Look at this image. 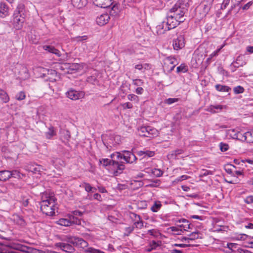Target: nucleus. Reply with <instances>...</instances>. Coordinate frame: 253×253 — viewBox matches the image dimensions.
<instances>
[{
	"instance_id": "393cba45",
	"label": "nucleus",
	"mask_w": 253,
	"mask_h": 253,
	"mask_svg": "<svg viewBox=\"0 0 253 253\" xmlns=\"http://www.w3.org/2000/svg\"><path fill=\"white\" fill-rule=\"evenodd\" d=\"M213 2H209L208 0H203L201 4L203 7L204 12L205 14L208 13L210 10Z\"/></svg>"
},
{
	"instance_id": "f704fd0d",
	"label": "nucleus",
	"mask_w": 253,
	"mask_h": 253,
	"mask_svg": "<svg viewBox=\"0 0 253 253\" xmlns=\"http://www.w3.org/2000/svg\"><path fill=\"white\" fill-rule=\"evenodd\" d=\"M181 221L183 223V224L180 225V228H181L182 230L188 231V229L191 228L190 224L189 223L188 220L185 219H182ZM179 221L180 222L181 220H179Z\"/></svg>"
},
{
	"instance_id": "4c0bfd02",
	"label": "nucleus",
	"mask_w": 253,
	"mask_h": 253,
	"mask_svg": "<svg viewBox=\"0 0 253 253\" xmlns=\"http://www.w3.org/2000/svg\"><path fill=\"white\" fill-rule=\"evenodd\" d=\"M169 229L173 232L174 234L177 235H180L181 234L182 232V229L180 228V225L179 226H171L170 227Z\"/></svg>"
},
{
	"instance_id": "680f3d73",
	"label": "nucleus",
	"mask_w": 253,
	"mask_h": 253,
	"mask_svg": "<svg viewBox=\"0 0 253 253\" xmlns=\"http://www.w3.org/2000/svg\"><path fill=\"white\" fill-rule=\"evenodd\" d=\"M143 66V72H144L145 70H148L151 69V65L148 63H143L142 64Z\"/></svg>"
},
{
	"instance_id": "ddd939ff",
	"label": "nucleus",
	"mask_w": 253,
	"mask_h": 253,
	"mask_svg": "<svg viewBox=\"0 0 253 253\" xmlns=\"http://www.w3.org/2000/svg\"><path fill=\"white\" fill-rule=\"evenodd\" d=\"M17 69L19 70L18 75L21 79L26 80L30 77L29 70L25 65L19 64L17 66Z\"/></svg>"
},
{
	"instance_id": "58836bf2",
	"label": "nucleus",
	"mask_w": 253,
	"mask_h": 253,
	"mask_svg": "<svg viewBox=\"0 0 253 253\" xmlns=\"http://www.w3.org/2000/svg\"><path fill=\"white\" fill-rule=\"evenodd\" d=\"M187 71L188 66L185 64H181L176 68V71L177 73H186Z\"/></svg>"
},
{
	"instance_id": "f8f14e48",
	"label": "nucleus",
	"mask_w": 253,
	"mask_h": 253,
	"mask_svg": "<svg viewBox=\"0 0 253 253\" xmlns=\"http://www.w3.org/2000/svg\"><path fill=\"white\" fill-rule=\"evenodd\" d=\"M171 29L169 27V26L167 25V22L164 21L159 24L156 27V33L158 35H161Z\"/></svg>"
},
{
	"instance_id": "f257e3e1",
	"label": "nucleus",
	"mask_w": 253,
	"mask_h": 253,
	"mask_svg": "<svg viewBox=\"0 0 253 253\" xmlns=\"http://www.w3.org/2000/svg\"><path fill=\"white\" fill-rule=\"evenodd\" d=\"M40 203L41 210L46 215L52 216L55 214L56 200L52 195L47 193H42Z\"/></svg>"
},
{
	"instance_id": "c9c22d12",
	"label": "nucleus",
	"mask_w": 253,
	"mask_h": 253,
	"mask_svg": "<svg viewBox=\"0 0 253 253\" xmlns=\"http://www.w3.org/2000/svg\"><path fill=\"white\" fill-rule=\"evenodd\" d=\"M238 129H230L227 130V133L228 136L233 139H236L237 133H238Z\"/></svg>"
},
{
	"instance_id": "c03bdc74",
	"label": "nucleus",
	"mask_w": 253,
	"mask_h": 253,
	"mask_svg": "<svg viewBox=\"0 0 253 253\" xmlns=\"http://www.w3.org/2000/svg\"><path fill=\"white\" fill-rule=\"evenodd\" d=\"M245 132L242 131H239L238 130V133H237V138L236 139L242 141H245Z\"/></svg>"
},
{
	"instance_id": "0e129e2a",
	"label": "nucleus",
	"mask_w": 253,
	"mask_h": 253,
	"mask_svg": "<svg viewBox=\"0 0 253 253\" xmlns=\"http://www.w3.org/2000/svg\"><path fill=\"white\" fill-rule=\"evenodd\" d=\"M183 152V151L182 150H181V149H178V150H174V151H173L172 153V155H174L175 156H177L178 155L182 154Z\"/></svg>"
},
{
	"instance_id": "e433bc0d",
	"label": "nucleus",
	"mask_w": 253,
	"mask_h": 253,
	"mask_svg": "<svg viewBox=\"0 0 253 253\" xmlns=\"http://www.w3.org/2000/svg\"><path fill=\"white\" fill-rule=\"evenodd\" d=\"M112 163V161L110 160L109 159H101L99 160L100 165H102L103 167L109 166L110 167H111Z\"/></svg>"
},
{
	"instance_id": "49530a36",
	"label": "nucleus",
	"mask_w": 253,
	"mask_h": 253,
	"mask_svg": "<svg viewBox=\"0 0 253 253\" xmlns=\"http://www.w3.org/2000/svg\"><path fill=\"white\" fill-rule=\"evenodd\" d=\"M179 99L177 98H169L166 99L164 101L165 103L170 105L172 103L177 102L179 101Z\"/></svg>"
},
{
	"instance_id": "aec40b11",
	"label": "nucleus",
	"mask_w": 253,
	"mask_h": 253,
	"mask_svg": "<svg viewBox=\"0 0 253 253\" xmlns=\"http://www.w3.org/2000/svg\"><path fill=\"white\" fill-rule=\"evenodd\" d=\"M73 5L77 8H82L87 3V0H71Z\"/></svg>"
},
{
	"instance_id": "bb28decb",
	"label": "nucleus",
	"mask_w": 253,
	"mask_h": 253,
	"mask_svg": "<svg viewBox=\"0 0 253 253\" xmlns=\"http://www.w3.org/2000/svg\"><path fill=\"white\" fill-rule=\"evenodd\" d=\"M56 134L54 128L52 126H50L48 128V131L45 132V136L47 139H51L52 137Z\"/></svg>"
},
{
	"instance_id": "5fc2aeb1",
	"label": "nucleus",
	"mask_w": 253,
	"mask_h": 253,
	"mask_svg": "<svg viewBox=\"0 0 253 253\" xmlns=\"http://www.w3.org/2000/svg\"><path fill=\"white\" fill-rule=\"evenodd\" d=\"M132 83L135 86H140L144 84V82L141 79H136L133 80Z\"/></svg>"
},
{
	"instance_id": "a878e982",
	"label": "nucleus",
	"mask_w": 253,
	"mask_h": 253,
	"mask_svg": "<svg viewBox=\"0 0 253 253\" xmlns=\"http://www.w3.org/2000/svg\"><path fill=\"white\" fill-rule=\"evenodd\" d=\"M162 207V204L160 201H155L154 204L151 207V210L154 212H156L161 209Z\"/></svg>"
},
{
	"instance_id": "69168bd1",
	"label": "nucleus",
	"mask_w": 253,
	"mask_h": 253,
	"mask_svg": "<svg viewBox=\"0 0 253 253\" xmlns=\"http://www.w3.org/2000/svg\"><path fill=\"white\" fill-rule=\"evenodd\" d=\"M238 253H252V251L246 249H239L238 250Z\"/></svg>"
},
{
	"instance_id": "39448f33",
	"label": "nucleus",
	"mask_w": 253,
	"mask_h": 253,
	"mask_svg": "<svg viewBox=\"0 0 253 253\" xmlns=\"http://www.w3.org/2000/svg\"><path fill=\"white\" fill-rule=\"evenodd\" d=\"M137 131L140 136L147 137H155L159 134L157 129L151 126H141Z\"/></svg>"
},
{
	"instance_id": "473e14b6",
	"label": "nucleus",
	"mask_w": 253,
	"mask_h": 253,
	"mask_svg": "<svg viewBox=\"0 0 253 253\" xmlns=\"http://www.w3.org/2000/svg\"><path fill=\"white\" fill-rule=\"evenodd\" d=\"M82 184L87 192H94L96 190L95 187H92L88 183L84 182Z\"/></svg>"
},
{
	"instance_id": "de8ad7c7",
	"label": "nucleus",
	"mask_w": 253,
	"mask_h": 253,
	"mask_svg": "<svg viewBox=\"0 0 253 253\" xmlns=\"http://www.w3.org/2000/svg\"><path fill=\"white\" fill-rule=\"evenodd\" d=\"M161 245L160 242H156L155 241H151L149 243V246L151 247V249L156 250L157 248Z\"/></svg>"
},
{
	"instance_id": "f3484780",
	"label": "nucleus",
	"mask_w": 253,
	"mask_h": 253,
	"mask_svg": "<svg viewBox=\"0 0 253 253\" xmlns=\"http://www.w3.org/2000/svg\"><path fill=\"white\" fill-rule=\"evenodd\" d=\"M11 219L15 224L21 227H23L26 225V221L23 217L18 214H14L12 215Z\"/></svg>"
},
{
	"instance_id": "603ef678",
	"label": "nucleus",
	"mask_w": 253,
	"mask_h": 253,
	"mask_svg": "<svg viewBox=\"0 0 253 253\" xmlns=\"http://www.w3.org/2000/svg\"><path fill=\"white\" fill-rule=\"evenodd\" d=\"M40 69L41 71H42L43 72H47V75H52L53 76H56V72L55 70H47V69H45L44 68H40Z\"/></svg>"
},
{
	"instance_id": "2eb2a0df",
	"label": "nucleus",
	"mask_w": 253,
	"mask_h": 253,
	"mask_svg": "<svg viewBox=\"0 0 253 253\" xmlns=\"http://www.w3.org/2000/svg\"><path fill=\"white\" fill-rule=\"evenodd\" d=\"M110 19V15L108 13H103L98 16L96 19V23L99 26H103L106 24Z\"/></svg>"
},
{
	"instance_id": "20e7f679",
	"label": "nucleus",
	"mask_w": 253,
	"mask_h": 253,
	"mask_svg": "<svg viewBox=\"0 0 253 253\" xmlns=\"http://www.w3.org/2000/svg\"><path fill=\"white\" fill-rule=\"evenodd\" d=\"M187 11V4L183 0H178L169 12L184 21L185 20L184 15Z\"/></svg>"
},
{
	"instance_id": "9d476101",
	"label": "nucleus",
	"mask_w": 253,
	"mask_h": 253,
	"mask_svg": "<svg viewBox=\"0 0 253 253\" xmlns=\"http://www.w3.org/2000/svg\"><path fill=\"white\" fill-rule=\"evenodd\" d=\"M176 60L173 57H168L164 61V67L167 71H171L173 70L175 66Z\"/></svg>"
},
{
	"instance_id": "6ab92c4d",
	"label": "nucleus",
	"mask_w": 253,
	"mask_h": 253,
	"mask_svg": "<svg viewBox=\"0 0 253 253\" xmlns=\"http://www.w3.org/2000/svg\"><path fill=\"white\" fill-rule=\"evenodd\" d=\"M42 48L49 53L56 55L57 57H60L61 55L60 51L55 48L53 46L44 45L42 46Z\"/></svg>"
},
{
	"instance_id": "7c9ffc66",
	"label": "nucleus",
	"mask_w": 253,
	"mask_h": 253,
	"mask_svg": "<svg viewBox=\"0 0 253 253\" xmlns=\"http://www.w3.org/2000/svg\"><path fill=\"white\" fill-rule=\"evenodd\" d=\"M235 61L237 64H238L239 66H242V67L246 64L245 58L244 56L242 55H239Z\"/></svg>"
},
{
	"instance_id": "8fccbe9b",
	"label": "nucleus",
	"mask_w": 253,
	"mask_h": 253,
	"mask_svg": "<svg viewBox=\"0 0 253 253\" xmlns=\"http://www.w3.org/2000/svg\"><path fill=\"white\" fill-rule=\"evenodd\" d=\"M136 219L138 218V220L134 222V224L136 227L141 228L143 226V222L140 220V217L139 215H135Z\"/></svg>"
},
{
	"instance_id": "4468645a",
	"label": "nucleus",
	"mask_w": 253,
	"mask_h": 253,
	"mask_svg": "<svg viewBox=\"0 0 253 253\" xmlns=\"http://www.w3.org/2000/svg\"><path fill=\"white\" fill-rule=\"evenodd\" d=\"M185 46L184 38L183 36H179L173 41V46L175 50H178Z\"/></svg>"
},
{
	"instance_id": "72a5a7b5",
	"label": "nucleus",
	"mask_w": 253,
	"mask_h": 253,
	"mask_svg": "<svg viewBox=\"0 0 253 253\" xmlns=\"http://www.w3.org/2000/svg\"><path fill=\"white\" fill-rule=\"evenodd\" d=\"M68 217L69 218L70 221L71 223V224H75L77 225H80L81 224V220L80 219H79L76 216H74L73 214H70L68 215Z\"/></svg>"
},
{
	"instance_id": "b1692460",
	"label": "nucleus",
	"mask_w": 253,
	"mask_h": 253,
	"mask_svg": "<svg viewBox=\"0 0 253 253\" xmlns=\"http://www.w3.org/2000/svg\"><path fill=\"white\" fill-rule=\"evenodd\" d=\"M0 99L4 103H7L9 101L8 94L1 88H0Z\"/></svg>"
},
{
	"instance_id": "79ce46f5",
	"label": "nucleus",
	"mask_w": 253,
	"mask_h": 253,
	"mask_svg": "<svg viewBox=\"0 0 253 253\" xmlns=\"http://www.w3.org/2000/svg\"><path fill=\"white\" fill-rule=\"evenodd\" d=\"M10 172L11 174V175H10V178L14 177L17 178H21V175H23V174H22L19 171L16 170L10 171Z\"/></svg>"
},
{
	"instance_id": "dca6fc26",
	"label": "nucleus",
	"mask_w": 253,
	"mask_h": 253,
	"mask_svg": "<svg viewBox=\"0 0 253 253\" xmlns=\"http://www.w3.org/2000/svg\"><path fill=\"white\" fill-rule=\"evenodd\" d=\"M27 169L34 173H40L42 170H45L42 166L36 164L28 165Z\"/></svg>"
},
{
	"instance_id": "864d4df0",
	"label": "nucleus",
	"mask_w": 253,
	"mask_h": 253,
	"mask_svg": "<svg viewBox=\"0 0 253 253\" xmlns=\"http://www.w3.org/2000/svg\"><path fill=\"white\" fill-rule=\"evenodd\" d=\"M234 92L235 94L242 93L244 91V88L243 87L238 85L236 86L233 89Z\"/></svg>"
},
{
	"instance_id": "f03ea898",
	"label": "nucleus",
	"mask_w": 253,
	"mask_h": 253,
	"mask_svg": "<svg viewBox=\"0 0 253 253\" xmlns=\"http://www.w3.org/2000/svg\"><path fill=\"white\" fill-rule=\"evenodd\" d=\"M74 246L82 248L84 253H105L104 252L92 247H88V243L82 238L77 237L68 238V241Z\"/></svg>"
},
{
	"instance_id": "2f4dec72",
	"label": "nucleus",
	"mask_w": 253,
	"mask_h": 253,
	"mask_svg": "<svg viewBox=\"0 0 253 253\" xmlns=\"http://www.w3.org/2000/svg\"><path fill=\"white\" fill-rule=\"evenodd\" d=\"M245 142L253 143V130L245 132Z\"/></svg>"
},
{
	"instance_id": "774afa93",
	"label": "nucleus",
	"mask_w": 253,
	"mask_h": 253,
	"mask_svg": "<svg viewBox=\"0 0 253 253\" xmlns=\"http://www.w3.org/2000/svg\"><path fill=\"white\" fill-rule=\"evenodd\" d=\"M246 50L249 53H253V46H247L246 47Z\"/></svg>"
},
{
	"instance_id": "a211bd4d",
	"label": "nucleus",
	"mask_w": 253,
	"mask_h": 253,
	"mask_svg": "<svg viewBox=\"0 0 253 253\" xmlns=\"http://www.w3.org/2000/svg\"><path fill=\"white\" fill-rule=\"evenodd\" d=\"M113 0H92L94 5L102 8H107L112 3Z\"/></svg>"
},
{
	"instance_id": "ea45409f",
	"label": "nucleus",
	"mask_w": 253,
	"mask_h": 253,
	"mask_svg": "<svg viewBox=\"0 0 253 253\" xmlns=\"http://www.w3.org/2000/svg\"><path fill=\"white\" fill-rule=\"evenodd\" d=\"M15 99L18 101H21L25 99L26 98V94L25 92L23 91H21L18 92L15 97Z\"/></svg>"
},
{
	"instance_id": "3c124183",
	"label": "nucleus",
	"mask_w": 253,
	"mask_h": 253,
	"mask_svg": "<svg viewBox=\"0 0 253 253\" xmlns=\"http://www.w3.org/2000/svg\"><path fill=\"white\" fill-rule=\"evenodd\" d=\"M220 150L222 152H225L229 149V145L225 143L221 142L219 144Z\"/></svg>"
},
{
	"instance_id": "412c9836",
	"label": "nucleus",
	"mask_w": 253,
	"mask_h": 253,
	"mask_svg": "<svg viewBox=\"0 0 253 253\" xmlns=\"http://www.w3.org/2000/svg\"><path fill=\"white\" fill-rule=\"evenodd\" d=\"M8 15V8L4 3L1 2L0 3V17H5Z\"/></svg>"
},
{
	"instance_id": "7ed1b4c3",
	"label": "nucleus",
	"mask_w": 253,
	"mask_h": 253,
	"mask_svg": "<svg viewBox=\"0 0 253 253\" xmlns=\"http://www.w3.org/2000/svg\"><path fill=\"white\" fill-rule=\"evenodd\" d=\"M24 4H19L14 12L13 15V25L16 30L21 29L24 22Z\"/></svg>"
},
{
	"instance_id": "37998d69",
	"label": "nucleus",
	"mask_w": 253,
	"mask_h": 253,
	"mask_svg": "<svg viewBox=\"0 0 253 253\" xmlns=\"http://www.w3.org/2000/svg\"><path fill=\"white\" fill-rule=\"evenodd\" d=\"M127 97L129 100L134 101L136 103H138L139 101V97L134 94H129Z\"/></svg>"
},
{
	"instance_id": "1a4fd4ad",
	"label": "nucleus",
	"mask_w": 253,
	"mask_h": 253,
	"mask_svg": "<svg viewBox=\"0 0 253 253\" xmlns=\"http://www.w3.org/2000/svg\"><path fill=\"white\" fill-rule=\"evenodd\" d=\"M69 243L59 242L55 244L57 248H59L62 251L68 253H73L75 249L74 247Z\"/></svg>"
},
{
	"instance_id": "6e6d98bb",
	"label": "nucleus",
	"mask_w": 253,
	"mask_h": 253,
	"mask_svg": "<svg viewBox=\"0 0 253 253\" xmlns=\"http://www.w3.org/2000/svg\"><path fill=\"white\" fill-rule=\"evenodd\" d=\"M121 105L124 109H132L133 108L132 104L129 102L124 103L122 104Z\"/></svg>"
},
{
	"instance_id": "338daca9",
	"label": "nucleus",
	"mask_w": 253,
	"mask_h": 253,
	"mask_svg": "<svg viewBox=\"0 0 253 253\" xmlns=\"http://www.w3.org/2000/svg\"><path fill=\"white\" fill-rule=\"evenodd\" d=\"M73 215L74 216H82L83 215V212L79 211H73Z\"/></svg>"
},
{
	"instance_id": "052dcab7",
	"label": "nucleus",
	"mask_w": 253,
	"mask_h": 253,
	"mask_svg": "<svg viewBox=\"0 0 253 253\" xmlns=\"http://www.w3.org/2000/svg\"><path fill=\"white\" fill-rule=\"evenodd\" d=\"M93 199L99 202H101L102 201L101 195L98 193H95L93 195Z\"/></svg>"
},
{
	"instance_id": "423d86ee",
	"label": "nucleus",
	"mask_w": 253,
	"mask_h": 253,
	"mask_svg": "<svg viewBox=\"0 0 253 253\" xmlns=\"http://www.w3.org/2000/svg\"><path fill=\"white\" fill-rule=\"evenodd\" d=\"M123 154L122 155L120 152H116L111 155V157L116 156L118 159H123L127 163L132 164L135 162L137 158L136 156L131 152L124 150L122 151Z\"/></svg>"
},
{
	"instance_id": "c756f323",
	"label": "nucleus",
	"mask_w": 253,
	"mask_h": 253,
	"mask_svg": "<svg viewBox=\"0 0 253 253\" xmlns=\"http://www.w3.org/2000/svg\"><path fill=\"white\" fill-rule=\"evenodd\" d=\"M56 222L61 226H69L71 225L69 217L68 218H60Z\"/></svg>"
},
{
	"instance_id": "5701e85b",
	"label": "nucleus",
	"mask_w": 253,
	"mask_h": 253,
	"mask_svg": "<svg viewBox=\"0 0 253 253\" xmlns=\"http://www.w3.org/2000/svg\"><path fill=\"white\" fill-rule=\"evenodd\" d=\"M11 175L9 170H1L0 171V181H5L10 178Z\"/></svg>"
},
{
	"instance_id": "e2e57ef3",
	"label": "nucleus",
	"mask_w": 253,
	"mask_h": 253,
	"mask_svg": "<svg viewBox=\"0 0 253 253\" xmlns=\"http://www.w3.org/2000/svg\"><path fill=\"white\" fill-rule=\"evenodd\" d=\"M144 92V89L141 87H138L135 89V93L137 94L141 95Z\"/></svg>"
},
{
	"instance_id": "9b49d317",
	"label": "nucleus",
	"mask_w": 253,
	"mask_h": 253,
	"mask_svg": "<svg viewBox=\"0 0 253 253\" xmlns=\"http://www.w3.org/2000/svg\"><path fill=\"white\" fill-rule=\"evenodd\" d=\"M110 169L112 170V173L114 175H118V174L122 173V171L125 169V165L112 160Z\"/></svg>"
},
{
	"instance_id": "4d7b16f0",
	"label": "nucleus",
	"mask_w": 253,
	"mask_h": 253,
	"mask_svg": "<svg viewBox=\"0 0 253 253\" xmlns=\"http://www.w3.org/2000/svg\"><path fill=\"white\" fill-rule=\"evenodd\" d=\"M253 4V1H250L248 2L247 3L245 4L242 7V9L244 11L248 10L251 6Z\"/></svg>"
},
{
	"instance_id": "13d9d810",
	"label": "nucleus",
	"mask_w": 253,
	"mask_h": 253,
	"mask_svg": "<svg viewBox=\"0 0 253 253\" xmlns=\"http://www.w3.org/2000/svg\"><path fill=\"white\" fill-rule=\"evenodd\" d=\"M244 201L246 203L248 204H251L253 203V196L251 195L247 197L244 200Z\"/></svg>"
},
{
	"instance_id": "a19ab883",
	"label": "nucleus",
	"mask_w": 253,
	"mask_h": 253,
	"mask_svg": "<svg viewBox=\"0 0 253 253\" xmlns=\"http://www.w3.org/2000/svg\"><path fill=\"white\" fill-rule=\"evenodd\" d=\"M224 45H222L221 47L217 49L216 50L213 51L211 54L209 55V57L208 58L207 60H211L213 57L217 56L218 55L219 52L221 50V49L223 47Z\"/></svg>"
},
{
	"instance_id": "cd10ccee",
	"label": "nucleus",
	"mask_w": 253,
	"mask_h": 253,
	"mask_svg": "<svg viewBox=\"0 0 253 253\" xmlns=\"http://www.w3.org/2000/svg\"><path fill=\"white\" fill-rule=\"evenodd\" d=\"M215 89L221 92H228L230 89V87L227 85H221L219 84L215 85Z\"/></svg>"
},
{
	"instance_id": "6e6552de",
	"label": "nucleus",
	"mask_w": 253,
	"mask_h": 253,
	"mask_svg": "<svg viewBox=\"0 0 253 253\" xmlns=\"http://www.w3.org/2000/svg\"><path fill=\"white\" fill-rule=\"evenodd\" d=\"M66 96L73 100H77L83 98L84 93L82 91L76 90L73 89H70L66 92Z\"/></svg>"
},
{
	"instance_id": "a18cd8bd",
	"label": "nucleus",
	"mask_w": 253,
	"mask_h": 253,
	"mask_svg": "<svg viewBox=\"0 0 253 253\" xmlns=\"http://www.w3.org/2000/svg\"><path fill=\"white\" fill-rule=\"evenodd\" d=\"M200 233L199 232H193L190 234L189 235V238L188 239H190V240H194L196 239L199 238Z\"/></svg>"
},
{
	"instance_id": "0eeeda50",
	"label": "nucleus",
	"mask_w": 253,
	"mask_h": 253,
	"mask_svg": "<svg viewBox=\"0 0 253 253\" xmlns=\"http://www.w3.org/2000/svg\"><path fill=\"white\" fill-rule=\"evenodd\" d=\"M167 23V25L169 26V27L171 29H174L181 23L184 21L171 14L170 12H168L167 16L166 21Z\"/></svg>"
},
{
	"instance_id": "4be33fe9",
	"label": "nucleus",
	"mask_w": 253,
	"mask_h": 253,
	"mask_svg": "<svg viewBox=\"0 0 253 253\" xmlns=\"http://www.w3.org/2000/svg\"><path fill=\"white\" fill-rule=\"evenodd\" d=\"M139 156H142L143 158L152 157L154 156L155 152L149 150L140 151L137 152Z\"/></svg>"
},
{
	"instance_id": "bf43d9fd",
	"label": "nucleus",
	"mask_w": 253,
	"mask_h": 253,
	"mask_svg": "<svg viewBox=\"0 0 253 253\" xmlns=\"http://www.w3.org/2000/svg\"><path fill=\"white\" fill-rule=\"evenodd\" d=\"M148 233L151 235V236H157L158 232V231L156 229H151V230H149L148 231Z\"/></svg>"
},
{
	"instance_id": "09e8293b",
	"label": "nucleus",
	"mask_w": 253,
	"mask_h": 253,
	"mask_svg": "<svg viewBox=\"0 0 253 253\" xmlns=\"http://www.w3.org/2000/svg\"><path fill=\"white\" fill-rule=\"evenodd\" d=\"M87 39V37L86 36H77L73 38L72 41L74 42H79L83 41H85Z\"/></svg>"
},
{
	"instance_id": "c85d7f7f",
	"label": "nucleus",
	"mask_w": 253,
	"mask_h": 253,
	"mask_svg": "<svg viewBox=\"0 0 253 253\" xmlns=\"http://www.w3.org/2000/svg\"><path fill=\"white\" fill-rule=\"evenodd\" d=\"M0 253H19L15 252L11 248L5 246H1L0 247Z\"/></svg>"
}]
</instances>
